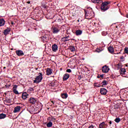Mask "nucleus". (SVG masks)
<instances>
[{"instance_id": "f257e3e1", "label": "nucleus", "mask_w": 128, "mask_h": 128, "mask_svg": "<svg viewBox=\"0 0 128 128\" xmlns=\"http://www.w3.org/2000/svg\"><path fill=\"white\" fill-rule=\"evenodd\" d=\"M85 12V18L86 20H92V18L94 17V12L92 11V9H90V11L88 10H84Z\"/></svg>"}, {"instance_id": "f03ea898", "label": "nucleus", "mask_w": 128, "mask_h": 128, "mask_svg": "<svg viewBox=\"0 0 128 128\" xmlns=\"http://www.w3.org/2000/svg\"><path fill=\"white\" fill-rule=\"evenodd\" d=\"M38 76H36L35 78V80H34V84H40L42 80V73L39 72Z\"/></svg>"}, {"instance_id": "7ed1b4c3", "label": "nucleus", "mask_w": 128, "mask_h": 128, "mask_svg": "<svg viewBox=\"0 0 128 128\" xmlns=\"http://www.w3.org/2000/svg\"><path fill=\"white\" fill-rule=\"evenodd\" d=\"M64 37L62 38H61V40L62 42H68L70 41V36H68L66 34H64Z\"/></svg>"}, {"instance_id": "20e7f679", "label": "nucleus", "mask_w": 128, "mask_h": 128, "mask_svg": "<svg viewBox=\"0 0 128 128\" xmlns=\"http://www.w3.org/2000/svg\"><path fill=\"white\" fill-rule=\"evenodd\" d=\"M108 70H110V68L107 66H104L102 67V72L106 74V72H108Z\"/></svg>"}, {"instance_id": "39448f33", "label": "nucleus", "mask_w": 128, "mask_h": 128, "mask_svg": "<svg viewBox=\"0 0 128 128\" xmlns=\"http://www.w3.org/2000/svg\"><path fill=\"white\" fill-rule=\"evenodd\" d=\"M16 54L18 56H24V52L21 50H17L16 51Z\"/></svg>"}, {"instance_id": "423d86ee", "label": "nucleus", "mask_w": 128, "mask_h": 128, "mask_svg": "<svg viewBox=\"0 0 128 128\" xmlns=\"http://www.w3.org/2000/svg\"><path fill=\"white\" fill-rule=\"evenodd\" d=\"M52 30L53 34H56L60 32V28L56 26H54V27H52Z\"/></svg>"}, {"instance_id": "0eeeda50", "label": "nucleus", "mask_w": 128, "mask_h": 128, "mask_svg": "<svg viewBox=\"0 0 128 128\" xmlns=\"http://www.w3.org/2000/svg\"><path fill=\"white\" fill-rule=\"evenodd\" d=\"M110 8V6H105L104 5L101 4V10L102 12H106Z\"/></svg>"}, {"instance_id": "6e6552de", "label": "nucleus", "mask_w": 128, "mask_h": 128, "mask_svg": "<svg viewBox=\"0 0 128 128\" xmlns=\"http://www.w3.org/2000/svg\"><path fill=\"white\" fill-rule=\"evenodd\" d=\"M10 32V28H6V30H4L3 34L4 36H8Z\"/></svg>"}, {"instance_id": "1a4fd4ad", "label": "nucleus", "mask_w": 128, "mask_h": 128, "mask_svg": "<svg viewBox=\"0 0 128 128\" xmlns=\"http://www.w3.org/2000/svg\"><path fill=\"white\" fill-rule=\"evenodd\" d=\"M106 92H108V90L104 88H101L100 89V93L101 94H103V96H106Z\"/></svg>"}, {"instance_id": "9d476101", "label": "nucleus", "mask_w": 128, "mask_h": 128, "mask_svg": "<svg viewBox=\"0 0 128 128\" xmlns=\"http://www.w3.org/2000/svg\"><path fill=\"white\" fill-rule=\"evenodd\" d=\"M68 78H70V74L68 73L64 74L62 78L63 81L64 82L67 80H68Z\"/></svg>"}, {"instance_id": "9b49d317", "label": "nucleus", "mask_w": 128, "mask_h": 128, "mask_svg": "<svg viewBox=\"0 0 128 128\" xmlns=\"http://www.w3.org/2000/svg\"><path fill=\"white\" fill-rule=\"evenodd\" d=\"M29 102L30 104H34L36 102V99L34 98H29Z\"/></svg>"}, {"instance_id": "f8f14e48", "label": "nucleus", "mask_w": 128, "mask_h": 128, "mask_svg": "<svg viewBox=\"0 0 128 128\" xmlns=\"http://www.w3.org/2000/svg\"><path fill=\"white\" fill-rule=\"evenodd\" d=\"M108 125L106 124L105 122H102L99 124V128H106Z\"/></svg>"}, {"instance_id": "ddd939ff", "label": "nucleus", "mask_w": 128, "mask_h": 128, "mask_svg": "<svg viewBox=\"0 0 128 128\" xmlns=\"http://www.w3.org/2000/svg\"><path fill=\"white\" fill-rule=\"evenodd\" d=\"M58 45H56V44H54L52 46V50L54 52H56V50H58Z\"/></svg>"}, {"instance_id": "4468645a", "label": "nucleus", "mask_w": 128, "mask_h": 128, "mask_svg": "<svg viewBox=\"0 0 128 128\" xmlns=\"http://www.w3.org/2000/svg\"><path fill=\"white\" fill-rule=\"evenodd\" d=\"M47 76H50L52 74V69L50 68H48L46 71Z\"/></svg>"}, {"instance_id": "2eb2a0df", "label": "nucleus", "mask_w": 128, "mask_h": 128, "mask_svg": "<svg viewBox=\"0 0 128 128\" xmlns=\"http://www.w3.org/2000/svg\"><path fill=\"white\" fill-rule=\"evenodd\" d=\"M20 108L22 107L20 106H17L14 108V113L16 114V112H18L20 110Z\"/></svg>"}, {"instance_id": "dca6fc26", "label": "nucleus", "mask_w": 128, "mask_h": 128, "mask_svg": "<svg viewBox=\"0 0 128 128\" xmlns=\"http://www.w3.org/2000/svg\"><path fill=\"white\" fill-rule=\"evenodd\" d=\"M28 94L26 93V92H24L22 94V98L24 100H26L28 98Z\"/></svg>"}, {"instance_id": "f3484780", "label": "nucleus", "mask_w": 128, "mask_h": 128, "mask_svg": "<svg viewBox=\"0 0 128 128\" xmlns=\"http://www.w3.org/2000/svg\"><path fill=\"white\" fill-rule=\"evenodd\" d=\"M108 50L110 52V54H114V48L112 46H110L108 48Z\"/></svg>"}, {"instance_id": "a211bd4d", "label": "nucleus", "mask_w": 128, "mask_h": 128, "mask_svg": "<svg viewBox=\"0 0 128 128\" xmlns=\"http://www.w3.org/2000/svg\"><path fill=\"white\" fill-rule=\"evenodd\" d=\"M41 40L42 42H46L48 40V37L46 36V35H44L42 36L41 38Z\"/></svg>"}, {"instance_id": "6ab92c4d", "label": "nucleus", "mask_w": 128, "mask_h": 128, "mask_svg": "<svg viewBox=\"0 0 128 128\" xmlns=\"http://www.w3.org/2000/svg\"><path fill=\"white\" fill-rule=\"evenodd\" d=\"M120 74H126V68H121L120 70Z\"/></svg>"}, {"instance_id": "aec40b11", "label": "nucleus", "mask_w": 128, "mask_h": 128, "mask_svg": "<svg viewBox=\"0 0 128 128\" xmlns=\"http://www.w3.org/2000/svg\"><path fill=\"white\" fill-rule=\"evenodd\" d=\"M6 22V21H4V18H2L0 20V26H4V24Z\"/></svg>"}, {"instance_id": "412c9836", "label": "nucleus", "mask_w": 128, "mask_h": 128, "mask_svg": "<svg viewBox=\"0 0 128 128\" xmlns=\"http://www.w3.org/2000/svg\"><path fill=\"white\" fill-rule=\"evenodd\" d=\"M91 2L94 4H102V1L100 0H91Z\"/></svg>"}, {"instance_id": "4be33fe9", "label": "nucleus", "mask_w": 128, "mask_h": 128, "mask_svg": "<svg viewBox=\"0 0 128 128\" xmlns=\"http://www.w3.org/2000/svg\"><path fill=\"white\" fill-rule=\"evenodd\" d=\"M82 34V31L80 30H76V36H80Z\"/></svg>"}, {"instance_id": "5701e85b", "label": "nucleus", "mask_w": 128, "mask_h": 128, "mask_svg": "<svg viewBox=\"0 0 128 128\" xmlns=\"http://www.w3.org/2000/svg\"><path fill=\"white\" fill-rule=\"evenodd\" d=\"M68 94L66 93H64L61 94V98H68Z\"/></svg>"}, {"instance_id": "b1692460", "label": "nucleus", "mask_w": 128, "mask_h": 128, "mask_svg": "<svg viewBox=\"0 0 128 128\" xmlns=\"http://www.w3.org/2000/svg\"><path fill=\"white\" fill-rule=\"evenodd\" d=\"M5 118H6V114H4V113L0 114V120H2Z\"/></svg>"}, {"instance_id": "393cba45", "label": "nucleus", "mask_w": 128, "mask_h": 128, "mask_svg": "<svg viewBox=\"0 0 128 128\" xmlns=\"http://www.w3.org/2000/svg\"><path fill=\"white\" fill-rule=\"evenodd\" d=\"M102 5L105 6H108V4H110V2H104L101 3Z\"/></svg>"}, {"instance_id": "a878e982", "label": "nucleus", "mask_w": 128, "mask_h": 128, "mask_svg": "<svg viewBox=\"0 0 128 128\" xmlns=\"http://www.w3.org/2000/svg\"><path fill=\"white\" fill-rule=\"evenodd\" d=\"M46 126L47 128H52V122H49L47 124H46Z\"/></svg>"}, {"instance_id": "bb28decb", "label": "nucleus", "mask_w": 128, "mask_h": 128, "mask_svg": "<svg viewBox=\"0 0 128 128\" xmlns=\"http://www.w3.org/2000/svg\"><path fill=\"white\" fill-rule=\"evenodd\" d=\"M69 50H70V52H75L76 51V48L74 46H70Z\"/></svg>"}, {"instance_id": "cd10ccee", "label": "nucleus", "mask_w": 128, "mask_h": 128, "mask_svg": "<svg viewBox=\"0 0 128 128\" xmlns=\"http://www.w3.org/2000/svg\"><path fill=\"white\" fill-rule=\"evenodd\" d=\"M108 81L104 80L102 82V85L101 86L104 87V86H108Z\"/></svg>"}, {"instance_id": "c85d7f7f", "label": "nucleus", "mask_w": 128, "mask_h": 128, "mask_svg": "<svg viewBox=\"0 0 128 128\" xmlns=\"http://www.w3.org/2000/svg\"><path fill=\"white\" fill-rule=\"evenodd\" d=\"M96 52H102V48H97L96 49Z\"/></svg>"}, {"instance_id": "c756f323", "label": "nucleus", "mask_w": 128, "mask_h": 128, "mask_svg": "<svg viewBox=\"0 0 128 128\" xmlns=\"http://www.w3.org/2000/svg\"><path fill=\"white\" fill-rule=\"evenodd\" d=\"M13 92L15 94H20V93H18V91L16 90H13Z\"/></svg>"}, {"instance_id": "7c9ffc66", "label": "nucleus", "mask_w": 128, "mask_h": 128, "mask_svg": "<svg viewBox=\"0 0 128 128\" xmlns=\"http://www.w3.org/2000/svg\"><path fill=\"white\" fill-rule=\"evenodd\" d=\"M114 122H116L118 123V122H120V118H116L114 120Z\"/></svg>"}, {"instance_id": "2f4dec72", "label": "nucleus", "mask_w": 128, "mask_h": 128, "mask_svg": "<svg viewBox=\"0 0 128 128\" xmlns=\"http://www.w3.org/2000/svg\"><path fill=\"white\" fill-rule=\"evenodd\" d=\"M108 32H102V36H106V34H108Z\"/></svg>"}, {"instance_id": "473e14b6", "label": "nucleus", "mask_w": 128, "mask_h": 128, "mask_svg": "<svg viewBox=\"0 0 128 128\" xmlns=\"http://www.w3.org/2000/svg\"><path fill=\"white\" fill-rule=\"evenodd\" d=\"M124 52L125 54H128V48H125L124 50Z\"/></svg>"}, {"instance_id": "72a5a7b5", "label": "nucleus", "mask_w": 128, "mask_h": 128, "mask_svg": "<svg viewBox=\"0 0 128 128\" xmlns=\"http://www.w3.org/2000/svg\"><path fill=\"white\" fill-rule=\"evenodd\" d=\"M94 84V86H96V88H100V85L98 83H95V84Z\"/></svg>"}, {"instance_id": "f704fd0d", "label": "nucleus", "mask_w": 128, "mask_h": 128, "mask_svg": "<svg viewBox=\"0 0 128 128\" xmlns=\"http://www.w3.org/2000/svg\"><path fill=\"white\" fill-rule=\"evenodd\" d=\"M34 88H29V89L28 90V92H34Z\"/></svg>"}, {"instance_id": "c9c22d12", "label": "nucleus", "mask_w": 128, "mask_h": 128, "mask_svg": "<svg viewBox=\"0 0 128 128\" xmlns=\"http://www.w3.org/2000/svg\"><path fill=\"white\" fill-rule=\"evenodd\" d=\"M18 88V86L17 85H14L13 86V90H17Z\"/></svg>"}, {"instance_id": "e433bc0d", "label": "nucleus", "mask_w": 128, "mask_h": 128, "mask_svg": "<svg viewBox=\"0 0 128 128\" xmlns=\"http://www.w3.org/2000/svg\"><path fill=\"white\" fill-rule=\"evenodd\" d=\"M66 72H72V70H70V69H67Z\"/></svg>"}, {"instance_id": "4c0bfd02", "label": "nucleus", "mask_w": 128, "mask_h": 128, "mask_svg": "<svg viewBox=\"0 0 128 128\" xmlns=\"http://www.w3.org/2000/svg\"><path fill=\"white\" fill-rule=\"evenodd\" d=\"M6 88H10V84H8V85H6L5 86Z\"/></svg>"}, {"instance_id": "58836bf2", "label": "nucleus", "mask_w": 128, "mask_h": 128, "mask_svg": "<svg viewBox=\"0 0 128 128\" xmlns=\"http://www.w3.org/2000/svg\"><path fill=\"white\" fill-rule=\"evenodd\" d=\"M100 78H104V74H100Z\"/></svg>"}, {"instance_id": "ea45409f", "label": "nucleus", "mask_w": 128, "mask_h": 128, "mask_svg": "<svg viewBox=\"0 0 128 128\" xmlns=\"http://www.w3.org/2000/svg\"><path fill=\"white\" fill-rule=\"evenodd\" d=\"M66 34H67V36H70V32L68 33V31L66 32Z\"/></svg>"}, {"instance_id": "a19ab883", "label": "nucleus", "mask_w": 128, "mask_h": 128, "mask_svg": "<svg viewBox=\"0 0 128 128\" xmlns=\"http://www.w3.org/2000/svg\"><path fill=\"white\" fill-rule=\"evenodd\" d=\"M120 60H124V56H122L120 58Z\"/></svg>"}, {"instance_id": "79ce46f5", "label": "nucleus", "mask_w": 128, "mask_h": 128, "mask_svg": "<svg viewBox=\"0 0 128 128\" xmlns=\"http://www.w3.org/2000/svg\"><path fill=\"white\" fill-rule=\"evenodd\" d=\"M11 24H12V26H14V23L13 22H11Z\"/></svg>"}, {"instance_id": "37998d69", "label": "nucleus", "mask_w": 128, "mask_h": 128, "mask_svg": "<svg viewBox=\"0 0 128 128\" xmlns=\"http://www.w3.org/2000/svg\"><path fill=\"white\" fill-rule=\"evenodd\" d=\"M100 78V75H98V76H97V78Z\"/></svg>"}, {"instance_id": "c03bdc74", "label": "nucleus", "mask_w": 128, "mask_h": 128, "mask_svg": "<svg viewBox=\"0 0 128 128\" xmlns=\"http://www.w3.org/2000/svg\"><path fill=\"white\" fill-rule=\"evenodd\" d=\"M51 102H52V104H54V101H51Z\"/></svg>"}, {"instance_id": "a18cd8bd", "label": "nucleus", "mask_w": 128, "mask_h": 128, "mask_svg": "<svg viewBox=\"0 0 128 128\" xmlns=\"http://www.w3.org/2000/svg\"><path fill=\"white\" fill-rule=\"evenodd\" d=\"M112 124V121H110V122H109V124Z\"/></svg>"}, {"instance_id": "49530a36", "label": "nucleus", "mask_w": 128, "mask_h": 128, "mask_svg": "<svg viewBox=\"0 0 128 128\" xmlns=\"http://www.w3.org/2000/svg\"><path fill=\"white\" fill-rule=\"evenodd\" d=\"M27 4H30V2L28 1V2H27Z\"/></svg>"}, {"instance_id": "de8ad7c7", "label": "nucleus", "mask_w": 128, "mask_h": 128, "mask_svg": "<svg viewBox=\"0 0 128 128\" xmlns=\"http://www.w3.org/2000/svg\"><path fill=\"white\" fill-rule=\"evenodd\" d=\"M126 18H128V14H126Z\"/></svg>"}, {"instance_id": "09e8293b", "label": "nucleus", "mask_w": 128, "mask_h": 128, "mask_svg": "<svg viewBox=\"0 0 128 128\" xmlns=\"http://www.w3.org/2000/svg\"><path fill=\"white\" fill-rule=\"evenodd\" d=\"M71 40H76L72 38V39H71Z\"/></svg>"}, {"instance_id": "8fccbe9b", "label": "nucleus", "mask_w": 128, "mask_h": 128, "mask_svg": "<svg viewBox=\"0 0 128 128\" xmlns=\"http://www.w3.org/2000/svg\"><path fill=\"white\" fill-rule=\"evenodd\" d=\"M36 70H38V68H36Z\"/></svg>"}, {"instance_id": "3c124183", "label": "nucleus", "mask_w": 128, "mask_h": 128, "mask_svg": "<svg viewBox=\"0 0 128 128\" xmlns=\"http://www.w3.org/2000/svg\"><path fill=\"white\" fill-rule=\"evenodd\" d=\"M10 102V100H7V102Z\"/></svg>"}, {"instance_id": "603ef678", "label": "nucleus", "mask_w": 128, "mask_h": 128, "mask_svg": "<svg viewBox=\"0 0 128 128\" xmlns=\"http://www.w3.org/2000/svg\"><path fill=\"white\" fill-rule=\"evenodd\" d=\"M78 22H80V20H78Z\"/></svg>"}, {"instance_id": "864d4df0", "label": "nucleus", "mask_w": 128, "mask_h": 128, "mask_svg": "<svg viewBox=\"0 0 128 128\" xmlns=\"http://www.w3.org/2000/svg\"><path fill=\"white\" fill-rule=\"evenodd\" d=\"M60 70H62V68H60Z\"/></svg>"}, {"instance_id": "5fc2aeb1", "label": "nucleus", "mask_w": 128, "mask_h": 128, "mask_svg": "<svg viewBox=\"0 0 128 128\" xmlns=\"http://www.w3.org/2000/svg\"><path fill=\"white\" fill-rule=\"evenodd\" d=\"M122 62H124V60H122Z\"/></svg>"}, {"instance_id": "6e6d98bb", "label": "nucleus", "mask_w": 128, "mask_h": 128, "mask_svg": "<svg viewBox=\"0 0 128 128\" xmlns=\"http://www.w3.org/2000/svg\"><path fill=\"white\" fill-rule=\"evenodd\" d=\"M118 66H120V64H118Z\"/></svg>"}, {"instance_id": "4d7b16f0", "label": "nucleus", "mask_w": 128, "mask_h": 128, "mask_svg": "<svg viewBox=\"0 0 128 128\" xmlns=\"http://www.w3.org/2000/svg\"><path fill=\"white\" fill-rule=\"evenodd\" d=\"M4 68H6V67H4Z\"/></svg>"}, {"instance_id": "13d9d810", "label": "nucleus", "mask_w": 128, "mask_h": 128, "mask_svg": "<svg viewBox=\"0 0 128 128\" xmlns=\"http://www.w3.org/2000/svg\"><path fill=\"white\" fill-rule=\"evenodd\" d=\"M126 66H128L126 65Z\"/></svg>"}]
</instances>
